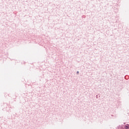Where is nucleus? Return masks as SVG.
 Here are the masks:
<instances>
[{
	"label": "nucleus",
	"instance_id": "1",
	"mask_svg": "<svg viewBox=\"0 0 129 129\" xmlns=\"http://www.w3.org/2000/svg\"><path fill=\"white\" fill-rule=\"evenodd\" d=\"M124 128H125V129H128V128H129L128 125H125Z\"/></svg>",
	"mask_w": 129,
	"mask_h": 129
},
{
	"label": "nucleus",
	"instance_id": "2",
	"mask_svg": "<svg viewBox=\"0 0 129 129\" xmlns=\"http://www.w3.org/2000/svg\"><path fill=\"white\" fill-rule=\"evenodd\" d=\"M77 74H78L79 73V71L77 72Z\"/></svg>",
	"mask_w": 129,
	"mask_h": 129
}]
</instances>
